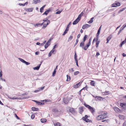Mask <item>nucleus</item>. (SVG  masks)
<instances>
[{
	"label": "nucleus",
	"instance_id": "aec40b11",
	"mask_svg": "<svg viewBox=\"0 0 126 126\" xmlns=\"http://www.w3.org/2000/svg\"><path fill=\"white\" fill-rule=\"evenodd\" d=\"M44 22H43V23L41 24L40 23H37L36 24H35L34 25V26L35 27H36V26H41L42 25H43L44 24Z\"/></svg>",
	"mask_w": 126,
	"mask_h": 126
},
{
	"label": "nucleus",
	"instance_id": "f3484780",
	"mask_svg": "<svg viewBox=\"0 0 126 126\" xmlns=\"http://www.w3.org/2000/svg\"><path fill=\"white\" fill-rule=\"evenodd\" d=\"M41 65V64H40L38 65V66L35 67H34L33 68L34 70H38L39 69Z\"/></svg>",
	"mask_w": 126,
	"mask_h": 126
},
{
	"label": "nucleus",
	"instance_id": "0eeeda50",
	"mask_svg": "<svg viewBox=\"0 0 126 126\" xmlns=\"http://www.w3.org/2000/svg\"><path fill=\"white\" fill-rule=\"evenodd\" d=\"M90 26V25L88 24H85L83 25L82 28L83 29H85L86 28H87Z\"/></svg>",
	"mask_w": 126,
	"mask_h": 126
},
{
	"label": "nucleus",
	"instance_id": "774afa93",
	"mask_svg": "<svg viewBox=\"0 0 126 126\" xmlns=\"http://www.w3.org/2000/svg\"><path fill=\"white\" fill-rule=\"evenodd\" d=\"M124 28H125L124 27L122 26L120 28V30L121 31H122L123 30Z\"/></svg>",
	"mask_w": 126,
	"mask_h": 126
},
{
	"label": "nucleus",
	"instance_id": "4be33fe9",
	"mask_svg": "<svg viewBox=\"0 0 126 126\" xmlns=\"http://www.w3.org/2000/svg\"><path fill=\"white\" fill-rule=\"evenodd\" d=\"M101 26L99 28V29L98 30L96 34V35H97V36L98 35H99L100 33V30H101Z\"/></svg>",
	"mask_w": 126,
	"mask_h": 126
},
{
	"label": "nucleus",
	"instance_id": "6e6d98bb",
	"mask_svg": "<svg viewBox=\"0 0 126 126\" xmlns=\"http://www.w3.org/2000/svg\"><path fill=\"white\" fill-rule=\"evenodd\" d=\"M93 22V20H90L88 22V23L89 24H91Z\"/></svg>",
	"mask_w": 126,
	"mask_h": 126
},
{
	"label": "nucleus",
	"instance_id": "49530a36",
	"mask_svg": "<svg viewBox=\"0 0 126 126\" xmlns=\"http://www.w3.org/2000/svg\"><path fill=\"white\" fill-rule=\"evenodd\" d=\"M109 94V92L108 91H106L105 92L103 93V95L105 94V95H106L107 94Z\"/></svg>",
	"mask_w": 126,
	"mask_h": 126
},
{
	"label": "nucleus",
	"instance_id": "9b49d317",
	"mask_svg": "<svg viewBox=\"0 0 126 126\" xmlns=\"http://www.w3.org/2000/svg\"><path fill=\"white\" fill-rule=\"evenodd\" d=\"M91 44H89V43H88L87 44H86L85 45V46L84 47V50H86L90 46Z\"/></svg>",
	"mask_w": 126,
	"mask_h": 126
},
{
	"label": "nucleus",
	"instance_id": "13d9d810",
	"mask_svg": "<svg viewBox=\"0 0 126 126\" xmlns=\"http://www.w3.org/2000/svg\"><path fill=\"white\" fill-rule=\"evenodd\" d=\"M99 55H100V54H99V52H96V54L95 55V56L96 57H97L98 56H99Z\"/></svg>",
	"mask_w": 126,
	"mask_h": 126
},
{
	"label": "nucleus",
	"instance_id": "2f4dec72",
	"mask_svg": "<svg viewBox=\"0 0 126 126\" xmlns=\"http://www.w3.org/2000/svg\"><path fill=\"white\" fill-rule=\"evenodd\" d=\"M87 37L88 36L87 35H85L84 37L83 41V42H85Z\"/></svg>",
	"mask_w": 126,
	"mask_h": 126
},
{
	"label": "nucleus",
	"instance_id": "864d4df0",
	"mask_svg": "<svg viewBox=\"0 0 126 126\" xmlns=\"http://www.w3.org/2000/svg\"><path fill=\"white\" fill-rule=\"evenodd\" d=\"M48 20V19H47V18H45V19H44L43 20V21L44 22H47V21Z\"/></svg>",
	"mask_w": 126,
	"mask_h": 126
},
{
	"label": "nucleus",
	"instance_id": "dca6fc26",
	"mask_svg": "<svg viewBox=\"0 0 126 126\" xmlns=\"http://www.w3.org/2000/svg\"><path fill=\"white\" fill-rule=\"evenodd\" d=\"M50 23V21L49 20H48L47 21V24H44L43 26L42 27L43 29L45 28L47 26V25H48Z\"/></svg>",
	"mask_w": 126,
	"mask_h": 126
},
{
	"label": "nucleus",
	"instance_id": "c9c22d12",
	"mask_svg": "<svg viewBox=\"0 0 126 126\" xmlns=\"http://www.w3.org/2000/svg\"><path fill=\"white\" fill-rule=\"evenodd\" d=\"M18 59L20 61H21L23 63H24L25 61L24 60L20 58H19Z\"/></svg>",
	"mask_w": 126,
	"mask_h": 126
},
{
	"label": "nucleus",
	"instance_id": "c85d7f7f",
	"mask_svg": "<svg viewBox=\"0 0 126 126\" xmlns=\"http://www.w3.org/2000/svg\"><path fill=\"white\" fill-rule=\"evenodd\" d=\"M34 1V3L35 4L37 3L38 2L40 3L41 2L40 0H33Z\"/></svg>",
	"mask_w": 126,
	"mask_h": 126
},
{
	"label": "nucleus",
	"instance_id": "f257e3e1",
	"mask_svg": "<svg viewBox=\"0 0 126 126\" xmlns=\"http://www.w3.org/2000/svg\"><path fill=\"white\" fill-rule=\"evenodd\" d=\"M84 105L85 107L89 109L90 111L93 114H94V113L95 111V110L94 108L91 107L88 105L86 104L85 103H84Z\"/></svg>",
	"mask_w": 126,
	"mask_h": 126
},
{
	"label": "nucleus",
	"instance_id": "338daca9",
	"mask_svg": "<svg viewBox=\"0 0 126 126\" xmlns=\"http://www.w3.org/2000/svg\"><path fill=\"white\" fill-rule=\"evenodd\" d=\"M123 126H126V121L123 123Z\"/></svg>",
	"mask_w": 126,
	"mask_h": 126
},
{
	"label": "nucleus",
	"instance_id": "6e6552de",
	"mask_svg": "<svg viewBox=\"0 0 126 126\" xmlns=\"http://www.w3.org/2000/svg\"><path fill=\"white\" fill-rule=\"evenodd\" d=\"M82 82H80L74 85L73 86L74 88H78L79 86H80Z\"/></svg>",
	"mask_w": 126,
	"mask_h": 126
},
{
	"label": "nucleus",
	"instance_id": "680f3d73",
	"mask_svg": "<svg viewBox=\"0 0 126 126\" xmlns=\"http://www.w3.org/2000/svg\"><path fill=\"white\" fill-rule=\"evenodd\" d=\"M43 9H42V8H41L40 9V12L41 13H42L43 12Z\"/></svg>",
	"mask_w": 126,
	"mask_h": 126
},
{
	"label": "nucleus",
	"instance_id": "72a5a7b5",
	"mask_svg": "<svg viewBox=\"0 0 126 126\" xmlns=\"http://www.w3.org/2000/svg\"><path fill=\"white\" fill-rule=\"evenodd\" d=\"M72 36L71 35H70L68 38V41L69 42L70 41H71L72 39Z\"/></svg>",
	"mask_w": 126,
	"mask_h": 126
},
{
	"label": "nucleus",
	"instance_id": "9d476101",
	"mask_svg": "<svg viewBox=\"0 0 126 126\" xmlns=\"http://www.w3.org/2000/svg\"><path fill=\"white\" fill-rule=\"evenodd\" d=\"M95 98L96 101L98 100H101L103 99V98L102 97L98 96H95Z\"/></svg>",
	"mask_w": 126,
	"mask_h": 126
},
{
	"label": "nucleus",
	"instance_id": "37998d69",
	"mask_svg": "<svg viewBox=\"0 0 126 126\" xmlns=\"http://www.w3.org/2000/svg\"><path fill=\"white\" fill-rule=\"evenodd\" d=\"M56 73V71L55 70V69H54V71L52 73V76L53 77L54 76Z\"/></svg>",
	"mask_w": 126,
	"mask_h": 126
},
{
	"label": "nucleus",
	"instance_id": "4468645a",
	"mask_svg": "<svg viewBox=\"0 0 126 126\" xmlns=\"http://www.w3.org/2000/svg\"><path fill=\"white\" fill-rule=\"evenodd\" d=\"M79 19H78V18H77L73 22V24L74 25L77 24L79 22Z\"/></svg>",
	"mask_w": 126,
	"mask_h": 126
},
{
	"label": "nucleus",
	"instance_id": "5701e85b",
	"mask_svg": "<svg viewBox=\"0 0 126 126\" xmlns=\"http://www.w3.org/2000/svg\"><path fill=\"white\" fill-rule=\"evenodd\" d=\"M37 104L38 105H44V103L43 102H41L38 101V102H37Z\"/></svg>",
	"mask_w": 126,
	"mask_h": 126
},
{
	"label": "nucleus",
	"instance_id": "f8f14e48",
	"mask_svg": "<svg viewBox=\"0 0 126 126\" xmlns=\"http://www.w3.org/2000/svg\"><path fill=\"white\" fill-rule=\"evenodd\" d=\"M50 11V8L49 9L47 10L43 14V15H47L48 14Z\"/></svg>",
	"mask_w": 126,
	"mask_h": 126
},
{
	"label": "nucleus",
	"instance_id": "5fc2aeb1",
	"mask_svg": "<svg viewBox=\"0 0 126 126\" xmlns=\"http://www.w3.org/2000/svg\"><path fill=\"white\" fill-rule=\"evenodd\" d=\"M24 63L26 65H28L30 63L29 62H27L25 61Z\"/></svg>",
	"mask_w": 126,
	"mask_h": 126
},
{
	"label": "nucleus",
	"instance_id": "69168bd1",
	"mask_svg": "<svg viewBox=\"0 0 126 126\" xmlns=\"http://www.w3.org/2000/svg\"><path fill=\"white\" fill-rule=\"evenodd\" d=\"M0 78V80H2V81H4L5 82L6 81V80H5V79H3L2 78V77H1V78Z\"/></svg>",
	"mask_w": 126,
	"mask_h": 126
},
{
	"label": "nucleus",
	"instance_id": "2eb2a0df",
	"mask_svg": "<svg viewBox=\"0 0 126 126\" xmlns=\"http://www.w3.org/2000/svg\"><path fill=\"white\" fill-rule=\"evenodd\" d=\"M102 117L101 114L97 116L96 117V118L97 120L99 121L102 119Z\"/></svg>",
	"mask_w": 126,
	"mask_h": 126
},
{
	"label": "nucleus",
	"instance_id": "c03bdc74",
	"mask_svg": "<svg viewBox=\"0 0 126 126\" xmlns=\"http://www.w3.org/2000/svg\"><path fill=\"white\" fill-rule=\"evenodd\" d=\"M71 22H70L69 23V24H68V25L67 26L66 29H68V30H69V26H70V25H71Z\"/></svg>",
	"mask_w": 126,
	"mask_h": 126
},
{
	"label": "nucleus",
	"instance_id": "bb28decb",
	"mask_svg": "<svg viewBox=\"0 0 126 126\" xmlns=\"http://www.w3.org/2000/svg\"><path fill=\"white\" fill-rule=\"evenodd\" d=\"M119 117L120 119L121 120H123L125 118L124 116L122 115H119Z\"/></svg>",
	"mask_w": 126,
	"mask_h": 126
},
{
	"label": "nucleus",
	"instance_id": "e2e57ef3",
	"mask_svg": "<svg viewBox=\"0 0 126 126\" xmlns=\"http://www.w3.org/2000/svg\"><path fill=\"white\" fill-rule=\"evenodd\" d=\"M19 5L20 6H25L24 3L22 4L21 3H19Z\"/></svg>",
	"mask_w": 126,
	"mask_h": 126
},
{
	"label": "nucleus",
	"instance_id": "c756f323",
	"mask_svg": "<svg viewBox=\"0 0 126 126\" xmlns=\"http://www.w3.org/2000/svg\"><path fill=\"white\" fill-rule=\"evenodd\" d=\"M68 30L66 28V29L65 30L63 33V35H64L65 34H66L67 32V31H68Z\"/></svg>",
	"mask_w": 126,
	"mask_h": 126
},
{
	"label": "nucleus",
	"instance_id": "e433bc0d",
	"mask_svg": "<svg viewBox=\"0 0 126 126\" xmlns=\"http://www.w3.org/2000/svg\"><path fill=\"white\" fill-rule=\"evenodd\" d=\"M84 121H85L86 122H89L90 123H92V121L91 120H90L88 119H86L85 120H84Z\"/></svg>",
	"mask_w": 126,
	"mask_h": 126
},
{
	"label": "nucleus",
	"instance_id": "1a4fd4ad",
	"mask_svg": "<svg viewBox=\"0 0 126 126\" xmlns=\"http://www.w3.org/2000/svg\"><path fill=\"white\" fill-rule=\"evenodd\" d=\"M85 42H83V41H82L80 43L79 47H80L82 48L83 49H84V45H85Z\"/></svg>",
	"mask_w": 126,
	"mask_h": 126
},
{
	"label": "nucleus",
	"instance_id": "ea45409f",
	"mask_svg": "<svg viewBox=\"0 0 126 126\" xmlns=\"http://www.w3.org/2000/svg\"><path fill=\"white\" fill-rule=\"evenodd\" d=\"M126 7H125L124 8L122 9H121L118 12V13H119L122 11H123L124 10H125L126 9Z\"/></svg>",
	"mask_w": 126,
	"mask_h": 126
},
{
	"label": "nucleus",
	"instance_id": "0e129e2a",
	"mask_svg": "<svg viewBox=\"0 0 126 126\" xmlns=\"http://www.w3.org/2000/svg\"><path fill=\"white\" fill-rule=\"evenodd\" d=\"M52 53L50 51V52H49L48 54V57H50L52 55Z\"/></svg>",
	"mask_w": 126,
	"mask_h": 126
},
{
	"label": "nucleus",
	"instance_id": "09e8293b",
	"mask_svg": "<svg viewBox=\"0 0 126 126\" xmlns=\"http://www.w3.org/2000/svg\"><path fill=\"white\" fill-rule=\"evenodd\" d=\"M78 42H79V39H76V43L74 45V46H75L78 43Z\"/></svg>",
	"mask_w": 126,
	"mask_h": 126
},
{
	"label": "nucleus",
	"instance_id": "a18cd8bd",
	"mask_svg": "<svg viewBox=\"0 0 126 126\" xmlns=\"http://www.w3.org/2000/svg\"><path fill=\"white\" fill-rule=\"evenodd\" d=\"M125 43V41H124L121 42L120 44V47H121Z\"/></svg>",
	"mask_w": 126,
	"mask_h": 126
},
{
	"label": "nucleus",
	"instance_id": "412c9836",
	"mask_svg": "<svg viewBox=\"0 0 126 126\" xmlns=\"http://www.w3.org/2000/svg\"><path fill=\"white\" fill-rule=\"evenodd\" d=\"M31 109L32 110L34 111H37L39 110L38 108L35 107H32Z\"/></svg>",
	"mask_w": 126,
	"mask_h": 126
},
{
	"label": "nucleus",
	"instance_id": "de8ad7c7",
	"mask_svg": "<svg viewBox=\"0 0 126 126\" xmlns=\"http://www.w3.org/2000/svg\"><path fill=\"white\" fill-rule=\"evenodd\" d=\"M101 115L102 119L105 118L106 117V115L102 114Z\"/></svg>",
	"mask_w": 126,
	"mask_h": 126
},
{
	"label": "nucleus",
	"instance_id": "052dcab7",
	"mask_svg": "<svg viewBox=\"0 0 126 126\" xmlns=\"http://www.w3.org/2000/svg\"><path fill=\"white\" fill-rule=\"evenodd\" d=\"M2 71L1 70H0V78L2 77Z\"/></svg>",
	"mask_w": 126,
	"mask_h": 126
},
{
	"label": "nucleus",
	"instance_id": "423d86ee",
	"mask_svg": "<svg viewBox=\"0 0 126 126\" xmlns=\"http://www.w3.org/2000/svg\"><path fill=\"white\" fill-rule=\"evenodd\" d=\"M84 107L83 106H81L80 107L79 109V112L80 114H82L84 111Z\"/></svg>",
	"mask_w": 126,
	"mask_h": 126
},
{
	"label": "nucleus",
	"instance_id": "393cba45",
	"mask_svg": "<svg viewBox=\"0 0 126 126\" xmlns=\"http://www.w3.org/2000/svg\"><path fill=\"white\" fill-rule=\"evenodd\" d=\"M56 51V49H53L50 51L51 52L52 54H55Z\"/></svg>",
	"mask_w": 126,
	"mask_h": 126
},
{
	"label": "nucleus",
	"instance_id": "473e14b6",
	"mask_svg": "<svg viewBox=\"0 0 126 126\" xmlns=\"http://www.w3.org/2000/svg\"><path fill=\"white\" fill-rule=\"evenodd\" d=\"M88 116L87 115H85L84 117H82V119L84 120H85L86 119H88Z\"/></svg>",
	"mask_w": 126,
	"mask_h": 126
},
{
	"label": "nucleus",
	"instance_id": "7c9ffc66",
	"mask_svg": "<svg viewBox=\"0 0 126 126\" xmlns=\"http://www.w3.org/2000/svg\"><path fill=\"white\" fill-rule=\"evenodd\" d=\"M54 125L55 126H61V125L59 122L54 124Z\"/></svg>",
	"mask_w": 126,
	"mask_h": 126
},
{
	"label": "nucleus",
	"instance_id": "a19ab883",
	"mask_svg": "<svg viewBox=\"0 0 126 126\" xmlns=\"http://www.w3.org/2000/svg\"><path fill=\"white\" fill-rule=\"evenodd\" d=\"M63 101L64 103L65 104H66L68 103V102L65 98L63 99Z\"/></svg>",
	"mask_w": 126,
	"mask_h": 126
},
{
	"label": "nucleus",
	"instance_id": "79ce46f5",
	"mask_svg": "<svg viewBox=\"0 0 126 126\" xmlns=\"http://www.w3.org/2000/svg\"><path fill=\"white\" fill-rule=\"evenodd\" d=\"M110 39V36H109L107 38V42L106 43H108Z\"/></svg>",
	"mask_w": 126,
	"mask_h": 126
},
{
	"label": "nucleus",
	"instance_id": "f704fd0d",
	"mask_svg": "<svg viewBox=\"0 0 126 126\" xmlns=\"http://www.w3.org/2000/svg\"><path fill=\"white\" fill-rule=\"evenodd\" d=\"M66 76H67V79L66 80V81H69L71 79L70 77V76H69L68 75H67Z\"/></svg>",
	"mask_w": 126,
	"mask_h": 126
},
{
	"label": "nucleus",
	"instance_id": "cd10ccee",
	"mask_svg": "<svg viewBox=\"0 0 126 126\" xmlns=\"http://www.w3.org/2000/svg\"><path fill=\"white\" fill-rule=\"evenodd\" d=\"M47 121L46 119H41V122L43 123H45Z\"/></svg>",
	"mask_w": 126,
	"mask_h": 126
},
{
	"label": "nucleus",
	"instance_id": "bf43d9fd",
	"mask_svg": "<svg viewBox=\"0 0 126 126\" xmlns=\"http://www.w3.org/2000/svg\"><path fill=\"white\" fill-rule=\"evenodd\" d=\"M87 86H86L85 87L83 88L82 89H81V90H86L87 89Z\"/></svg>",
	"mask_w": 126,
	"mask_h": 126
},
{
	"label": "nucleus",
	"instance_id": "b1692460",
	"mask_svg": "<svg viewBox=\"0 0 126 126\" xmlns=\"http://www.w3.org/2000/svg\"><path fill=\"white\" fill-rule=\"evenodd\" d=\"M95 83L94 81L92 80L91 82L90 83L91 85L93 86H94V85L95 84Z\"/></svg>",
	"mask_w": 126,
	"mask_h": 126
},
{
	"label": "nucleus",
	"instance_id": "a878e982",
	"mask_svg": "<svg viewBox=\"0 0 126 126\" xmlns=\"http://www.w3.org/2000/svg\"><path fill=\"white\" fill-rule=\"evenodd\" d=\"M52 111L53 112L55 113H57L59 112V111L57 109V108L53 109V110Z\"/></svg>",
	"mask_w": 126,
	"mask_h": 126
},
{
	"label": "nucleus",
	"instance_id": "a211bd4d",
	"mask_svg": "<svg viewBox=\"0 0 126 126\" xmlns=\"http://www.w3.org/2000/svg\"><path fill=\"white\" fill-rule=\"evenodd\" d=\"M33 10L32 8L31 7L30 8L27 9H26V11L29 12H32Z\"/></svg>",
	"mask_w": 126,
	"mask_h": 126
},
{
	"label": "nucleus",
	"instance_id": "3c124183",
	"mask_svg": "<svg viewBox=\"0 0 126 126\" xmlns=\"http://www.w3.org/2000/svg\"><path fill=\"white\" fill-rule=\"evenodd\" d=\"M82 16L81 15H80V14H79L78 17L77 18H78V19H79V20H80L81 17Z\"/></svg>",
	"mask_w": 126,
	"mask_h": 126
},
{
	"label": "nucleus",
	"instance_id": "58836bf2",
	"mask_svg": "<svg viewBox=\"0 0 126 126\" xmlns=\"http://www.w3.org/2000/svg\"><path fill=\"white\" fill-rule=\"evenodd\" d=\"M42 101L45 102H51V101L50 100H48V99H45L44 100L41 101Z\"/></svg>",
	"mask_w": 126,
	"mask_h": 126
},
{
	"label": "nucleus",
	"instance_id": "7ed1b4c3",
	"mask_svg": "<svg viewBox=\"0 0 126 126\" xmlns=\"http://www.w3.org/2000/svg\"><path fill=\"white\" fill-rule=\"evenodd\" d=\"M121 5V3L118 1H116L115 3L111 5L112 7H115L117 6H119Z\"/></svg>",
	"mask_w": 126,
	"mask_h": 126
},
{
	"label": "nucleus",
	"instance_id": "f03ea898",
	"mask_svg": "<svg viewBox=\"0 0 126 126\" xmlns=\"http://www.w3.org/2000/svg\"><path fill=\"white\" fill-rule=\"evenodd\" d=\"M67 111L71 112L72 114H74L76 113V111L74 108H72L69 107L67 108Z\"/></svg>",
	"mask_w": 126,
	"mask_h": 126
},
{
	"label": "nucleus",
	"instance_id": "6ab92c4d",
	"mask_svg": "<svg viewBox=\"0 0 126 126\" xmlns=\"http://www.w3.org/2000/svg\"><path fill=\"white\" fill-rule=\"evenodd\" d=\"M120 106L123 108H124V107L126 106V103H120Z\"/></svg>",
	"mask_w": 126,
	"mask_h": 126
},
{
	"label": "nucleus",
	"instance_id": "ddd939ff",
	"mask_svg": "<svg viewBox=\"0 0 126 126\" xmlns=\"http://www.w3.org/2000/svg\"><path fill=\"white\" fill-rule=\"evenodd\" d=\"M114 110L117 113L121 112V111L117 107H115L114 108Z\"/></svg>",
	"mask_w": 126,
	"mask_h": 126
},
{
	"label": "nucleus",
	"instance_id": "20e7f679",
	"mask_svg": "<svg viewBox=\"0 0 126 126\" xmlns=\"http://www.w3.org/2000/svg\"><path fill=\"white\" fill-rule=\"evenodd\" d=\"M29 96H27L26 97H19L16 96H14L12 98L13 99H27L29 98Z\"/></svg>",
	"mask_w": 126,
	"mask_h": 126
},
{
	"label": "nucleus",
	"instance_id": "8fccbe9b",
	"mask_svg": "<svg viewBox=\"0 0 126 126\" xmlns=\"http://www.w3.org/2000/svg\"><path fill=\"white\" fill-rule=\"evenodd\" d=\"M79 72L78 71H77L76 72H75L74 73V74L75 75H76L78 74L79 73Z\"/></svg>",
	"mask_w": 126,
	"mask_h": 126
},
{
	"label": "nucleus",
	"instance_id": "39448f33",
	"mask_svg": "<svg viewBox=\"0 0 126 126\" xmlns=\"http://www.w3.org/2000/svg\"><path fill=\"white\" fill-rule=\"evenodd\" d=\"M51 40V39H50L46 43L45 45V49H47L48 46L50 45L49 43Z\"/></svg>",
	"mask_w": 126,
	"mask_h": 126
},
{
	"label": "nucleus",
	"instance_id": "4c0bfd02",
	"mask_svg": "<svg viewBox=\"0 0 126 126\" xmlns=\"http://www.w3.org/2000/svg\"><path fill=\"white\" fill-rule=\"evenodd\" d=\"M77 56L76 54V52H75V55H74V59L75 60V61H77L78 60L77 59Z\"/></svg>",
	"mask_w": 126,
	"mask_h": 126
},
{
	"label": "nucleus",
	"instance_id": "4d7b16f0",
	"mask_svg": "<svg viewBox=\"0 0 126 126\" xmlns=\"http://www.w3.org/2000/svg\"><path fill=\"white\" fill-rule=\"evenodd\" d=\"M61 12H62V11H57V12H56V14H59L61 13Z\"/></svg>",
	"mask_w": 126,
	"mask_h": 126
},
{
	"label": "nucleus",
	"instance_id": "603ef678",
	"mask_svg": "<svg viewBox=\"0 0 126 126\" xmlns=\"http://www.w3.org/2000/svg\"><path fill=\"white\" fill-rule=\"evenodd\" d=\"M35 115L34 114H32V115L31 116V118L32 119H33L34 118Z\"/></svg>",
	"mask_w": 126,
	"mask_h": 126
}]
</instances>
